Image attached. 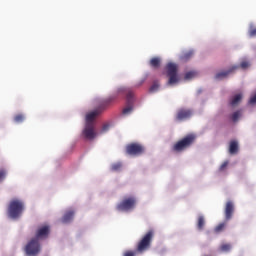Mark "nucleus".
<instances>
[{
  "instance_id": "6ab92c4d",
  "label": "nucleus",
  "mask_w": 256,
  "mask_h": 256,
  "mask_svg": "<svg viewBox=\"0 0 256 256\" xmlns=\"http://www.w3.org/2000/svg\"><path fill=\"white\" fill-rule=\"evenodd\" d=\"M25 121V115L20 113V114H16L14 116V122L17 124L23 123Z\"/></svg>"
},
{
  "instance_id": "f257e3e1",
  "label": "nucleus",
  "mask_w": 256,
  "mask_h": 256,
  "mask_svg": "<svg viewBox=\"0 0 256 256\" xmlns=\"http://www.w3.org/2000/svg\"><path fill=\"white\" fill-rule=\"evenodd\" d=\"M121 95H126V98H127V106L123 109L122 114L125 116L130 115L134 109V106H133L134 94L132 90L129 88H124V87L119 88L112 95H110L108 98L104 100V104L109 106Z\"/></svg>"
},
{
  "instance_id": "0eeeda50",
  "label": "nucleus",
  "mask_w": 256,
  "mask_h": 256,
  "mask_svg": "<svg viewBox=\"0 0 256 256\" xmlns=\"http://www.w3.org/2000/svg\"><path fill=\"white\" fill-rule=\"evenodd\" d=\"M145 152V147L140 143H129L126 145V154L129 156H141Z\"/></svg>"
},
{
  "instance_id": "473e14b6",
  "label": "nucleus",
  "mask_w": 256,
  "mask_h": 256,
  "mask_svg": "<svg viewBox=\"0 0 256 256\" xmlns=\"http://www.w3.org/2000/svg\"><path fill=\"white\" fill-rule=\"evenodd\" d=\"M249 35H250V37H252V38H253V37H256V28L250 30Z\"/></svg>"
},
{
  "instance_id": "ddd939ff",
  "label": "nucleus",
  "mask_w": 256,
  "mask_h": 256,
  "mask_svg": "<svg viewBox=\"0 0 256 256\" xmlns=\"http://www.w3.org/2000/svg\"><path fill=\"white\" fill-rule=\"evenodd\" d=\"M239 69V66H232L229 70L227 71H221L218 72L215 76L216 80H223L226 79L229 75H231L232 73H234L236 70Z\"/></svg>"
},
{
  "instance_id": "dca6fc26",
  "label": "nucleus",
  "mask_w": 256,
  "mask_h": 256,
  "mask_svg": "<svg viewBox=\"0 0 256 256\" xmlns=\"http://www.w3.org/2000/svg\"><path fill=\"white\" fill-rule=\"evenodd\" d=\"M241 100H242V94H237V95H235V96L231 99L230 105H231L232 107H236V106H238V105L240 104Z\"/></svg>"
},
{
  "instance_id": "423d86ee",
  "label": "nucleus",
  "mask_w": 256,
  "mask_h": 256,
  "mask_svg": "<svg viewBox=\"0 0 256 256\" xmlns=\"http://www.w3.org/2000/svg\"><path fill=\"white\" fill-rule=\"evenodd\" d=\"M166 72H167V77H169V80L167 82L168 86H173L179 82L178 78V66L175 63H168L166 65Z\"/></svg>"
},
{
  "instance_id": "412c9836",
  "label": "nucleus",
  "mask_w": 256,
  "mask_h": 256,
  "mask_svg": "<svg viewBox=\"0 0 256 256\" xmlns=\"http://www.w3.org/2000/svg\"><path fill=\"white\" fill-rule=\"evenodd\" d=\"M232 246L230 243H223L221 246H220V251L221 252H224V253H227L231 250Z\"/></svg>"
},
{
  "instance_id": "aec40b11",
  "label": "nucleus",
  "mask_w": 256,
  "mask_h": 256,
  "mask_svg": "<svg viewBox=\"0 0 256 256\" xmlns=\"http://www.w3.org/2000/svg\"><path fill=\"white\" fill-rule=\"evenodd\" d=\"M122 167H123V165H122L121 162H116V163H113V164L111 165V170H112L113 172H119V171H121Z\"/></svg>"
},
{
  "instance_id": "2f4dec72",
  "label": "nucleus",
  "mask_w": 256,
  "mask_h": 256,
  "mask_svg": "<svg viewBox=\"0 0 256 256\" xmlns=\"http://www.w3.org/2000/svg\"><path fill=\"white\" fill-rule=\"evenodd\" d=\"M109 130V124H104L101 130V133H105Z\"/></svg>"
},
{
  "instance_id": "393cba45",
  "label": "nucleus",
  "mask_w": 256,
  "mask_h": 256,
  "mask_svg": "<svg viewBox=\"0 0 256 256\" xmlns=\"http://www.w3.org/2000/svg\"><path fill=\"white\" fill-rule=\"evenodd\" d=\"M193 55H194V52H193V51H189V52H187V53L184 54L183 59H184L185 61H187V60H189L190 58H192Z\"/></svg>"
},
{
  "instance_id": "2eb2a0df",
  "label": "nucleus",
  "mask_w": 256,
  "mask_h": 256,
  "mask_svg": "<svg viewBox=\"0 0 256 256\" xmlns=\"http://www.w3.org/2000/svg\"><path fill=\"white\" fill-rule=\"evenodd\" d=\"M239 151V143L237 140H232L230 141V146H229V153L231 155H236Z\"/></svg>"
},
{
  "instance_id": "c85d7f7f",
  "label": "nucleus",
  "mask_w": 256,
  "mask_h": 256,
  "mask_svg": "<svg viewBox=\"0 0 256 256\" xmlns=\"http://www.w3.org/2000/svg\"><path fill=\"white\" fill-rule=\"evenodd\" d=\"M123 256H136V252L133 250H127L124 252Z\"/></svg>"
},
{
  "instance_id": "7ed1b4c3",
  "label": "nucleus",
  "mask_w": 256,
  "mask_h": 256,
  "mask_svg": "<svg viewBox=\"0 0 256 256\" xmlns=\"http://www.w3.org/2000/svg\"><path fill=\"white\" fill-rule=\"evenodd\" d=\"M24 211V203L22 200L14 198L10 201L8 207V216L11 219H18Z\"/></svg>"
},
{
  "instance_id": "9b49d317",
  "label": "nucleus",
  "mask_w": 256,
  "mask_h": 256,
  "mask_svg": "<svg viewBox=\"0 0 256 256\" xmlns=\"http://www.w3.org/2000/svg\"><path fill=\"white\" fill-rule=\"evenodd\" d=\"M192 115H193V112L191 109L181 108L178 110V112L176 114V120L177 121H185V120L190 119Z\"/></svg>"
},
{
  "instance_id": "9d476101",
  "label": "nucleus",
  "mask_w": 256,
  "mask_h": 256,
  "mask_svg": "<svg viewBox=\"0 0 256 256\" xmlns=\"http://www.w3.org/2000/svg\"><path fill=\"white\" fill-rule=\"evenodd\" d=\"M83 136L87 140H93L97 136V132L95 131L94 124H85V128L83 130Z\"/></svg>"
},
{
  "instance_id": "a211bd4d",
  "label": "nucleus",
  "mask_w": 256,
  "mask_h": 256,
  "mask_svg": "<svg viewBox=\"0 0 256 256\" xmlns=\"http://www.w3.org/2000/svg\"><path fill=\"white\" fill-rule=\"evenodd\" d=\"M204 227H205V217L203 215H200L198 217L197 228L198 230L202 231Z\"/></svg>"
},
{
  "instance_id": "cd10ccee",
  "label": "nucleus",
  "mask_w": 256,
  "mask_h": 256,
  "mask_svg": "<svg viewBox=\"0 0 256 256\" xmlns=\"http://www.w3.org/2000/svg\"><path fill=\"white\" fill-rule=\"evenodd\" d=\"M229 165V161L223 162V164L220 166V172H224L227 169V166Z\"/></svg>"
},
{
  "instance_id": "1a4fd4ad",
  "label": "nucleus",
  "mask_w": 256,
  "mask_h": 256,
  "mask_svg": "<svg viewBox=\"0 0 256 256\" xmlns=\"http://www.w3.org/2000/svg\"><path fill=\"white\" fill-rule=\"evenodd\" d=\"M108 106V104L104 103V100L101 106L88 114H86V124L94 125L95 118L100 115V113Z\"/></svg>"
},
{
  "instance_id": "39448f33",
  "label": "nucleus",
  "mask_w": 256,
  "mask_h": 256,
  "mask_svg": "<svg viewBox=\"0 0 256 256\" xmlns=\"http://www.w3.org/2000/svg\"><path fill=\"white\" fill-rule=\"evenodd\" d=\"M195 139H196L195 135L189 134V135L185 136L184 138H182L181 140H179L178 142H176L173 145L172 150L174 152L181 153V152L185 151L186 149H188L189 147H191L194 144Z\"/></svg>"
},
{
  "instance_id": "20e7f679",
  "label": "nucleus",
  "mask_w": 256,
  "mask_h": 256,
  "mask_svg": "<svg viewBox=\"0 0 256 256\" xmlns=\"http://www.w3.org/2000/svg\"><path fill=\"white\" fill-rule=\"evenodd\" d=\"M154 230H149L145 235L142 236L141 240L137 243L136 252L142 254L151 248V244L154 238Z\"/></svg>"
},
{
  "instance_id": "f03ea898",
  "label": "nucleus",
  "mask_w": 256,
  "mask_h": 256,
  "mask_svg": "<svg viewBox=\"0 0 256 256\" xmlns=\"http://www.w3.org/2000/svg\"><path fill=\"white\" fill-rule=\"evenodd\" d=\"M50 233L48 225H44L38 228L36 237L31 239L26 245L25 252L28 256H36L40 252L39 239H46Z\"/></svg>"
},
{
  "instance_id": "f8f14e48",
  "label": "nucleus",
  "mask_w": 256,
  "mask_h": 256,
  "mask_svg": "<svg viewBox=\"0 0 256 256\" xmlns=\"http://www.w3.org/2000/svg\"><path fill=\"white\" fill-rule=\"evenodd\" d=\"M234 212H235V206H234L233 201H231V200L227 201L226 206H225V221L226 222H228L232 219Z\"/></svg>"
},
{
  "instance_id": "a878e982",
  "label": "nucleus",
  "mask_w": 256,
  "mask_h": 256,
  "mask_svg": "<svg viewBox=\"0 0 256 256\" xmlns=\"http://www.w3.org/2000/svg\"><path fill=\"white\" fill-rule=\"evenodd\" d=\"M158 89H159V84H158L157 82H155V83L151 86L150 92H151V93H155V92L158 91Z\"/></svg>"
},
{
  "instance_id": "c756f323",
  "label": "nucleus",
  "mask_w": 256,
  "mask_h": 256,
  "mask_svg": "<svg viewBox=\"0 0 256 256\" xmlns=\"http://www.w3.org/2000/svg\"><path fill=\"white\" fill-rule=\"evenodd\" d=\"M249 66H250V64H249V62H247V61H243V62H241V65H240V67L242 68V69H247V68H249Z\"/></svg>"
},
{
  "instance_id": "bb28decb",
  "label": "nucleus",
  "mask_w": 256,
  "mask_h": 256,
  "mask_svg": "<svg viewBox=\"0 0 256 256\" xmlns=\"http://www.w3.org/2000/svg\"><path fill=\"white\" fill-rule=\"evenodd\" d=\"M7 175V171L5 169H0V182H2Z\"/></svg>"
},
{
  "instance_id": "7c9ffc66",
  "label": "nucleus",
  "mask_w": 256,
  "mask_h": 256,
  "mask_svg": "<svg viewBox=\"0 0 256 256\" xmlns=\"http://www.w3.org/2000/svg\"><path fill=\"white\" fill-rule=\"evenodd\" d=\"M249 104H250V105L256 104V94L251 97V99H250V101H249Z\"/></svg>"
},
{
  "instance_id": "6e6552de",
  "label": "nucleus",
  "mask_w": 256,
  "mask_h": 256,
  "mask_svg": "<svg viewBox=\"0 0 256 256\" xmlns=\"http://www.w3.org/2000/svg\"><path fill=\"white\" fill-rule=\"evenodd\" d=\"M136 205L135 197L124 198L122 202L117 204V210L121 212H128L134 209Z\"/></svg>"
},
{
  "instance_id": "5701e85b",
  "label": "nucleus",
  "mask_w": 256,
  "mask_h": 256,
  "mask_svg": "<svg viewBox=\"0 0 256 256\" xmlns=\"http://www.w3.org/2000/svg\"><path fill=\"white\" fill-rule=\"evenodd\" d=\"M195 76H196V72H194V71L187 72L186 75H185V80H191Z\"/></svg>"
},
{
  "instance_id": "4468645a",
  "label": "nucleus",
  "mask_w": 256,
  "mask_h": 256,
  "mask_svg": "<svg viewBox=\"0 0 256 256\" xmlns=\"http://www.w3.org/2000/svg\"><path fill=\"white\" fill-rule=\"evenodd\" d=\"M74 215H75V211L74 210L66 211V213L64 214V216L61 219L62 223H64V224L70 223L73 220Z\"/></svg>"
},
{
  "instance_id": "b1692460",
  "label": "nucleus",
  "mask_w": 256,
  "mask_h": 256,
  "mask_svg": "<svg viewBox=\"0 0 256 256\" xmlns=\"http://www.w3.org/2000/svg\"><path fill=\"white\" fill-rule=\"evenodd\" d=\"M241 116V111H236L232 114V121L237 122Z\"/></svg>"
},
{
  "instance_id": "4be33fe9",
  "label": "nucleus",
  "mask_w": 256,
  "mask_h": 256,
  "mask_svg": "<svg viewBox=\"0 0 256 256\" xmlns=\"http://www.w3.org/2000/svg\"><path fill=\"white\" fill-rule=\"evenodd\" d=\"M226 225H227V222H222V223L218 224L215 228V232L221 233L226 228Z\"/></svg>"
},
{
  "instance_id": "f3484780",
  "label": "nucleus",
  "mask_w": 256,
  "mask_h": 256,
  "mask_svg": "<svg viewBox=\"0 0 256 256\" xmlns=\"http://www.w3.org/2000/svg\"><path fill=\"white\" fill-rule=\"evenodd\" d=\"M161 60L159 57H153L150 61V66L154 69H158L160 67Z\"/></svg>"
}]
</instances>
